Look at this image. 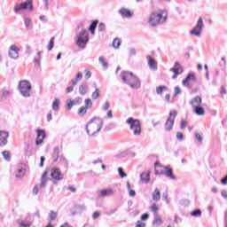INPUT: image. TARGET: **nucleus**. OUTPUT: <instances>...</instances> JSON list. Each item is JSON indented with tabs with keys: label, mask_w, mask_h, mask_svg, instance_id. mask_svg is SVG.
I'll list each match as a JSON object with an SVG mask.
<instances>
[{
	"label": "nucleus",
	"mask_w": 227,
	"mask_h": 227,
	"mask_svg": "<svg viewBox=\"0 0 227 227\" xmlns=\"http://www.w3.org/2000/svg\"><path fill=\"white\" fill-rule=\"evenodd\" d=\"M102 127H104V120L98 117L93 118L86 125L88 136H95V134H98V131L102 129Z\"/></svg>",
	"instance_id": "f257e3e1"
},
{
	"label": "nucleus",
	"mask_w": 227,
	"mask_h": 227,
	"mask_svg": "<svg viewBox=\"0 0 227 227\" xmlns=\"http://www.w3.org/2000/svg\"><path fill=\"white\" fill-rule=\"evenodd\" d=\"M168 20V12L160 11V12H153L149 17V24L153 27L159 26V24H164Z\"/></svg>",
	"instance_id": "f03ea898"
},
{
	"label": "nucleus",
	"mask_w": 227,
	"mask_h": 227,
	"mask_svg": "<svg viewBox=\"0 0 227 227\" xmlns=\"http://www.w3.org/2000/svg\"><path fill=\"white\" fill-rule=\"evenodd\" d=\"M155 175H164L170 180H176V176L173 175V168L168 166H162L159 162L154 163Z\"/></svg>",
	"instance_id": "7ed1b4c3"
},
{
	"label": "nucleus",
	"mask_w": 227,
	"mask_h": 227,
	"mask_svg": "<svg viewBox=\"0 0 227 227\" xmlns=\"http://www.w3.org/2000/svg\"><path fill=\"white\" fill-rule=\"evenodd\" d=\"M18 90L20 95H22V97H24L25 98H29V97H31L32 86L29 81L27 80L20 81L18 85Z\"/></svg>",
	"instance_id": "20e7f679"
},
{
	"label": "nucleus",
	"mask_w": 227,
	"mask_h": 227,
	"mask_svg": "<svg viewBox=\"0 0 227 227\" xmlns=\"http://www.w3.org/2000/svg\"><path fill=\"white\" fill-rule=\"evenodd\" d=\"M77 41H76V45L80 47L81 49H84L90 42V34L88 33V30L83 29L81 32H79L77 35Z\"/></svg>",
	"instance_id": "39448f33"
},
{
	"label": "nucleus",
	"mask_w": 227,
	"mask_h": 227,
	"mask_svg": "<svg viewBox=\"0 0 227 227\" xmlns=\"http://www.w3.org/2000/svg\"><path fill=\"white\" fill-rule=\"evenodd\" d=\"M126 123L129 125V129L132 130L134 136L141 134V121L139 120L129 117Z\"/></svg>",
	"instance_id": "423d86ee"
},
{
	"label": "nucleus",
	"mask_w": 227,
	"mask_h": 227,
	"mask_svg": "<svg viewBox=\"0 0 227 227\" xmlns=\"http://www.w3.org/2000/svg\"><path fill=\"white\" fill-rule=\"evenodd\" d=\"M27 8L30 11H33V1L27 0L21 4H16L14 6V13H19L20 12H22V10H27Z\"/></svg>",
	"instance_id": "0eeeda50"
},
{
	"label": "nucleus",
	"mask_w": 227,
	"mask_h": 227,
	"mask_svg": "<svg viewBox=\"0 0 227 227\" xmlns=\"http://www.w3.org/2000/svg\"><path fill=\"white\" fill-rule=\"evenodd\" d=\"M176 118V112H170L169 117L167 119L165 123V130L167 132H171L173 130V125H175V119Z\"/></svg>",
	"instance_id": "6e6552de"
},
{
	"label": "nucleus",
	"mask_w": 227,
	"mask_h": 227,
	"mask_svg": "<svg viewBox=\"0 0 227 227\" xmlns=\"http://www.w3.org/2000/svg\"><path fill=\"white\" fill-rule=\"evenodd\" d=\"M19 52H20V48L15 44L10 46L9 49V57L12 59H19Z\"/></svg>",
	"instance_id": "1a4fd4ad"
},
{
	"label": "nucleus",
	"mask_w": 227,
	"mask_h": 227,
	"mask_svg": "<svg viewBox=\"0 0 227 227\" xmlns=\"http://www.w3.org/2000/svg\"><path fill=\"white\" fill-rule=\"evenodd\" d=\"M127 85L132 90H139V88H141V80H139L137 76L134 75Z\"/></svg>",
	"instance_id": "9d476101"
},
{
	"label": "nucleus",
	"mask_w": 227,
	"mask_h": 227,
	"mask_svg": "<svg viewBox=\"0 0 227 227\" xmlns=\"http://www.w3.org/2000/svg\"><path fill=\"white\" fill-rule=\"evenodd\" d=\"M190 104L193 109V113H195V114H198V116H200V96H197L194 98H192Z\"/></svg>",
	"instance_id": "9b49d317"
},
{
	"label": "nucleus",
	"mask_w": 227,
	"mask_h": 227,
	"mask_svg": "<svg viewBox=\"0 0 227 227\" xmlns=\"http://www.w3.org/2000/svg\"><path fill=\"white\" fill-rule=\"evenodd\" d=\"M170 72L174 73L172 79H176L180 74L184 73V69L182 68V66H180V63L176 62L174 67L170 68Z\"/></svg>",
	"instance_id": "f8f14e48"
},
{
	"label": "nucleus",
	"mask_w": 227,
	"mask_h": 227,
	"mask_svg": "<svg viewBox=\"0 0 227 227\" xmlns=\"http://www.w3.org/2000/svg\"><path fill=\"white\" fill-rule=\"evenodd\" d=\"M8 137H10L8 131L0 130V146H6L8 145Z\"/></svg>",
	"instance_id": "ddd939ff"
},
{
	"label": "nucleus",
	"mask_w": 227,
	"mask_h": 227,
	"mask_svg": "<svg viewBox=\"0 0 227 227\" xmlns=\"http://www.w3.org/2000/svg\"><path fill=\"white\" fill-rule=\"evenodd\" d=\"M134 76V73L129 72V71H123L121 74V77L122 79V82H124V84H129V81L132 80Z\"/></svg>",
	"instance_id": "4468645a"
},
{
	"label": "nucleus",
	"mask_w": 227,
	"mask_h": 227,
	"mask_svg": "<svg viewBox=\"0 0 227 227\" xmlns=\"http://www.w3.org/2000/svg\"><path fill=\"white\" fill-rule=\"evenodd\" d=\"M37 132V137L35 140V145L38 146V145H42L43 143V139L46 137L45 130L43 129H36Z\"/></svg>",
	"instance_id": "2eb2a0df"
},
{
	"label": "nucleus",
	"mask_w": 227,
	"mask_h": 227,
	"mask_svg": "<svg viewBox=\"0 0 227 227\" xmlns=\"http://www.w3.org/2000/svg\"><path fill=\"white\" fill-rule=\"evenodd\" d=\"M51 178L54 180H63V174L58 168H51Z\"/></svg>",
	"instance_id": "dca6fc26"
},
{
	"label": "nucleus",
	"mask_w": 227,
	"mask_h": 227,
	"mask_svg": "<svg viewBox=\"0 0 227 227\" xmlns=\"http://www.w3.org/2000/svg\"><path fill=\"white\" fill-rule=\"evenodd\" d=\"M84 210H86V206H84V204H82V205L78 204V205H75L71 209V213H72V215H77V214H82Z\"/></svg>",
	"instance_id": "f3484780"
},
{
	"label": "nucleus",
	"mask_w": 227,
	"mask_h": 227,
	"mask_svg": "<svg viewBox=\"0 0 227 227\" xmlns=\"http://www.w3.org/2000/svg\"><path fill=\"white\" fill-rule=\"evenodd\" d=\"M118 13L121 14L122 19H130V18H132V12H130V10H129V9H127L125 7H121L118 11Z\"/></svg>",
	"instance_id": "a211bd4d"
},
{
	"label": "nucleus",
	"mask_w": 227,
	"mask_h": 227,
	"mask_svg": "<svg viewBox=\"0 0 227 227\" xmlns=\"http://www.w3.org/2000/svg\"><path fill=\"white\" fill-rule=\"evenodd\" d=\"M191 81H192V82H196V74L194 73L188 74L186 78L182 82L183 86L189 87V82H191Z\"/></svg>",
	"instance_id": "6ab92c4d"
},
{
	"label": "nucleus",
	"mask_w": 227,
	"mask_h": 227,
	"mask_svg": "<svg viewBox=\"0 0 227 227\" xmlns=\"http://www.w3.org/2000/svg\"><path fill=\"white\" fill-rule=\"evenodd\" d=\"M89 88H90V85L88 84L87 82H82V84L79 86V89H78L79 94L82 96L86 95V93H88Z\"/></svg>",
	"instance_id": "aec40b11"
},
{
	"label": "nucleus",
	"mask_w": 227,
	"mask_h": 227,
	"mask_svg": "<svg viewBox=\"0 0 227 227\" xmlns=\"http://www.w3.org/2000/svg\"><path fill=\"white\" fill-rule=\"evenodd\" d=\"M17 224H19L20 227H31L33 223L28 218H26L24 220L18 219L16 220Z\"/></svg>",
	"instance_id": "412c9836"
},
{
	"label": "nucleus",
	"mask_w": 227,
	"mask_h": 227,
	"mask_svg": "<svg viewBox=\"0 0 227 227\" xmlns=\"http://www.w3.org/2000/svg\"><path fill=\"white\" fill-rule=\"evenodd\" d=\"M164 221H162V218L157 214H154V219L153 221V226L159 227L161 224H163Z\"/></svg>",
	"instance_id": "4be33fe9"
},
{
	"label": "nucleus",
	"mask_w": 227,
	"mask_h": 227,
	"mask_svg": "<svg viewBox=\"0 0 227 227\" xmlns=\"http://www.w3.org/2000/svg\"><path fill=\"white\" fill-rule=\"evenodd\" d=\"M142 184H150V172H143L140 175Z\"/></svg>",
	"instance_id": "5701e85b"
},
{
	"label": "nucleus",
	"mask_w": 227,
	"mask_h": 227,
	"mask_svg": "<svg viewBox=\"0 0 227 227\" xmlns=\"http://www.w3.org/2000/svg\"><path fill=\"white\" fill-rule=\"evenodd\" d=\"M147 61L151 70H157V62L152 58V56H147Z\"/></svg>",
	"instance_id": "b1692460"
},
{
	"label": "nucleus",
	"mask_w": 227,
	"mask_h": 227,
	"mask_svg": "<svg viewBox=\"0 0 227 227\" xmlns=\"http://www.w3.org/2000/svg\"><path fill=\"white\" fill-rule=\"evenodd\" d=\"M26 176V170L24 168H18L15 171V177L18 178V180H22Z\"/></svg>",
	"instance_id": "393cba45"
},
{
	"label": "nucleus",
	"mask_w": 227,
	"mask_h": 227,
	"mask_svg": "<svg viewBox=\"0 0 227 227\" xmlns=\"http://www.w3.org/2000/svg\"><path fill=\"white\" fill-rule=\"evenodd\" d=\"M114 194V190L109 188V189H104L100 192V196L103 198H106V196H113Z\"/></svg>",
	"instance_id": "a878e982"
},
{
	"label": "nucleus",
	"mask_w": 227,
	"mask_h": 227,
	"mask_svg": "<svg viewBox=\"0 0 227 227\" xmlns=\"http://www.w3.org/2000/svg\"><path fill=\"white\" fill-rule=\"evenodd\" d=\"M153 201H160V191L159 188H156L153 192Z\"/></svg>",
	"instance_id": "bb28decb"
},
{
	"label": "nucleus",
	"mask_w": 227,
	"mask_h": 227,
	"mask_svg": "<svg viewBox=\"0 0 227 227\" xmlns=\"http://www.w3.org/2000/svg\"><path fill=\"white\" fill-rule=\"evenodd\" d=\"M94 88H95V91L92 92L91 98H92V100H97V98H98V97H100V90H98V88H97V83H94Z\"/></svg>",
	"instance_id": "cd10ccee"
},
{
	"label": "nucleus",
	"mask_w": 227,
	"mask_h": 227,
	"mask_svg": "<svg viewBox=\"0 0 227 227\" xmlns=\"http://www.w3.org/2000/svg\"><path fill=\"white\" fill-rule=\"evenodd\" d=\"M190 35H194L195 36H200V20L197 21L196 27L190 31Z\"/></svg>",
	"instance_id": "c85d7f7f"
},
{
	"label": "nucleus",
	"mask_w": 227,
	"mask_h": 227,
	"mask_svg": "<svg viewBox=\"0 0 227 227\" xmlns=\"http://www.w3.org/2000/svg\"><path fill=\"white\" fill-rule=\"evenodd\" d=\"M59 153H60L59 147H54L53 153H52L53 162H56L58 159H59Z\"/></svg>",
	"instance_id": "c756f323"
},
{
	"label": "nucleus",
	"mask_w": 227,
	"mask_h": 227,
	"mask_svg": "<svg viewBox=\"0 0 227 227\" xmlns=\"http://www.w3.org/2000/svg\"><path fill=\"white\" fill-rule=\"evenodd\" d=\"M56 219H58V212L51 211L48 215V221H50V223H52V221H56Z\"/></svg>",
	"instance_id": "7c9ffc66"
},
{
	"label": "nucleus",
	"mask_w": 227,
	"mask_h": 227,
	"mask_svg": "<svg viewBox=\"0 0 227 227\" xmlns=\"http://www.w3.org/2000/svg\"><path fill=\"white\" fill-rule=\"evenodd\" d=\"M59 104H61V101L59 98H55L51 105L52 110L59 111Z\"/></svg>",
	"instance_id": "2f4dec72"
},
{
	"label": "nucleus",
	"mask_w": 227,
	"mask_h": 227,
	"mask_svg": "<svg viewBox=\"0 0 227 227\" xmlns=\"http://www.w3.org/2000/svg\"><path fill=\"white\" fill-rule=\"evenodd\" d=\"M98 24V20H94L89 27V31H90L91 35H95V29H97V26Z\"/></svg>",
	"instance_id": "473e14b6"
},
{
	"label": "nucleus",
	"mask_w": 227,
	"mask_h": 227,
	"mask_svg": "<svg viewBox=\"0 0 227 227\" xmlns=\"http://www.w3.org/2000/svg\"><path fill=\"white\" fill-rule=\"evenodd\" d=\"M98 61L105 70H107V68H109V65L107 64V62H106L104 57H99Z\"/></svg>",
	"instance_id": "72a5a7b5"
},
{
	"label": "nucleus",
	"mask_w": 227,
	"mask_h": 227,
	"mask_svg": "<svg viewBox=\"0 0 227 227\" xmlns=\"http://www.w3.org/2000/svg\"><path fill=\"white\" fill-rule=\"evenodd\" d=\"M25 27L29 29V27H33V21L27 17L24 18Z\"/></svg>",
	"instance_id": "f704fd0d"
},
{
	"label": "nucleus",
	"mask_w": 227,
	"mask_h": 227,
	"mask_svg": "<svg viewBox=\"0 0 227 227\" xmlns=\"http://www.w3.org/2000/svg\"><path fill=\"white\" fill-rule=\"evenodd\" d=\"M88 113V108L85 106H81L78 110L79 116H84Z\"/></svg>",
	"instance_id": "c9c22d12"
},
{
	"label": "nucleus",
	"mask_w": 227,
	"mask_h": 227,
	"mask_svg": "<svg viewBox=\"0 0 227 227\" xmlns=\"http://www.w3.org/2000/svg\"><path fill=\"white\" fill-rule=\"evenodd\" d=\"M127 189L129 191V194L131 198H134V196H136V191L130 189V183H127Z\"/></svg>",
	"instance_id": "e433bc0d"
},
{
	"label": "nucleus",
	"mask_w": 227,
	"mask_h": 227,
	"mask_svg": "<svg viewBox=\"0 0 227 227\" xmlns=\"http://www.w3.org/2000/svg\"><path fill=\"white\" fill-rule=\"evenodd\" d=\"M120 45H121V41H120L119 38H115L113 42V47L114 49H119L120 48Z\"/></svg>",
	"instance_id": "4c0bfd02"
},
{
	"label": "nucleus",
	"mask_w": 227,
	"mask_h": 227,
	"mask_svg": "<svg viewBox=\"0 0 227 227\" xmlns=\"http://www.w3.org/2000/svg\"><path fill=\"white\" fill-rule=\"evenodd\" d=\"M84 107H86L87 109H91L93 107V102L91 101V99L90 98L85 99Z\"/></svg>",
	"instance_id": "58836bf2"
},
{
	"label": "nucleus",
	"mask_w": 227,
	"mask_h": 227,
	"mask_svg": "<svg viewBox=\"0 0 227 227\" xmlns=\"http://www.w3.org/2000/svg\"><path fill=\"white\" fill-rule=\"evenodd\" d=\"M3 157L5 160H7V162H10V160H12V159L10 158V152L8 151H4L2 152Z\"/></svg>",
	"instance_id": "ea45409f"
},
{
	"label": "nucleus",
	"mask_w": 227,
	"mask_h": 227,
	"mask_svg": "<svg viewBox=\"0 0 227 227\" xmlns=\"http://www.w3.org/2000/svg\"><path fill=\"white\" fill-rule=\"evenodd\" d=\"M164 90H168V87L166 86H159L156 88V93L157 95H162V91H164Z\"/></svg>",
	"instance_id": "a19ab883"
},
{
	"label": "nucleus",
	"mask_w": 227,
	"mask_h": 227,
	"mask_svg": "<svg viewBox=\"0 0 227 227\" xmlns=\"http://www.w3.org/2000/svg\"><path fill=\"white\" fill-rule=\"evenodd\" d=\"M74 103L72 99H67V108L68 109V111H70V109H72V107H74Z\"/></svg>",
	"instance_id": "79ce46f5"
},
{
	"label": "nucleus",
	"mask_w": 227,
	"mask_h": 227,
	"mask_svg": "<svg viewBox=\"0 0 227 227\" xmlns=\"http://www.w3.org/2000/svg\"><path fill=\"white\" fill-rule=\"evenodd\" d=\"M204 68L206 70V79L210 81V72L208 71V65H204Z\"/></svg>",
	"instance_id": "37998d69"
},
{
	"label": "nucleus",
	"mask_w": 227,
	"mask_h": 227,
	"mask_svg": "<svg viewBox=\"0 0 227 227\" xmlns=\"http://www.w3.org/2000/svg\"><path fill=\"white\" fill-rule=\"evenodd\" d=\"M109 107H111V104L109 101H106L105 104L102 106L103 111H109Z\"/></svg>",
	"instance_id": "c03bdc74"
},
{
	"label": "nucleus",
	"mask_w": 227,
	"mask_h": 227,
	"mask_svg": "<svg viewBox=\"0 0 227 227\" xmlns=\"http://www.w3.org/2000/svg\"><path fill=\"white\" fill-rule=\"evenodd\" d=\"M54 49V37H51L48 45V51Z\"/></svg>",
	"instance_id": "a18cd8bd"
},
{
	"label": "nucleus",
	"mask_w": 227,
	"mask_h": 227,
	"mask_svg": "<svg viewBox=\"0 0 227 227\" xmlns=\"http://www.w3.org/2000/svg\"><path fill=\"white\" fill-rule=\"evenodd\" d=\"M118 173H119V176H121V178H125V176H127V173L123 172L122 168H118Z\"/></svg>",
	"instance_id": "49530a36"
},
{
	"label": "nucleus",
	"mask_w": 227,
	"mask_h": 227,
	"mask_svg": "<svg viewBox=\"0 0 227 227\" xmlns=\"http://www.w3.org/2000/svg\"><path fill=\"white\" fill-rule=\"evenodd\" d=\"M176 137L177 141H184V133L180 131L176 132Z\"/></svg>",
	"instance_id": "de8ad7c7"
},
{
	"label": "nucleus",
	"mask_w": 227,
	"mask_h": 227,
	"mask_svg": "<svg viewBox=\"0 0 227 227\" xmlns=\"http://www.w3.org/2000/svg\"><path fill=\"white\" fill-rule=\"evenodd\" d=\"M180 93H182V90L180 89V87L176 86L174 89V97H176L177 95H180Z\"/></svg>",
	"instance_id": "09e8293b"
},
{
	"label": "nucleus",
	"mask_w": 227,
	"mask_h": 227,
	"mask_svg": "<svg viewBox=\"0 0 227 227\" xmlns=\"http://www.w3.org/2000/svg\"><path fill=\"white\" fill-rule=\"evenodd\" d=\"M73 102H74V106H77V105L79 106V105L82 104V98H76Z\"/></svg>",
	"instance_id": "8fccbe9b"
},
{
	"label": "nucleus",
	"mask_w": 227,
	"mask_h": 227,
	"mask_svg": "<svg viewBox=\"0 0 227 227\" xmlns=\"http://www.w3.org/2000/svg\"><path fill=\"white\" fill-rule=\"evenodd\" d=\"M203 27H205V24H203V19L200 18V35H201V31H203Z\"/></svg>",
	"instance_id": "3c124183"
},
{
	"label": "nucleus",
	"mask_w": 227,
	"mask_h": 227,
	"mask_svg": "<svg viewBox=\"0 0 227 227\" xmlns=\"http://www.w3.org/2000/svg\"><path fill=\"white\" fill-rule=\"evenodd\" d=\"M98 217H100V212L95 211L92 215V219L95 221V220L98 219Z\"/></svg>",
	"instance_id": "603ef678"
},
{
	"label": "nucleus",
	"mask_w": 227,
	"mask_h": 227,
	"mask_svg": "<svg viewBox=\"0 0 227 227\" xmlns=\"http://www.w3.org/2000/svg\"><path fill=\"white\" fill-rule=\"evenodd\" d=\"M98 31H106V24L104 23H99L98 27Z\"/></svg>",
	"instance_id": "864d4df0"
},
{
	"label": "nucleus",
	"mask_w": 227,
	"mask_h": 227,
	"mask_svg": "<svg viewBox=\"0 0 227 227\" xmlns=\"http://www.w3.org/2000/svg\"><path fill=\"white\" fill-rule=\"evenodd\" d=\"M150 210L152 212H159V207H157L156 204H153V206H151Z\"/></svg>",
	"instance_id": "5fc2aeb1"
},
{
	"label": "nucleus",
	"mask_w": 227,
	"mask_h": 227,
	"mask_svg": "<svg viewBox=\"0 0 227 227\" xmlns=\"http://www.w3.org/2000/svg\"><path fill=\"white\" fill-rule=\"evenodd\" d=\"M150 217V215L147 213H145L141 215V221H148V218Z\"/></svg>",
	"instance_id": "6e6d98bb"
},
{
	"label": "nucleus",
	"mask_w": 227,
	"mask_h": 227,
	"mask_svg": "<svg viewBox=\"0 0 227 227\" xmlns=\"http://www.w3.org/2000/svg\"><path fill=\"white\" fill-rule=\"evenodd\" d=\"M47 185V180H41V184H39L40 189H43L45 188V186Z\"/></svg>",
	"instance_id": "4d7b16f0"
},
{
	"label": "nucleus",
	"mask_w": 227,
	"mask_h": 227,
	"mask_svg": "<svg viewBox=\"0 0 227 227\" xmlns=\"http://www.w3.org/2000/svg\"><path fill=\"white\" fill-rule=\"evenodd\" d=\"M135 227H146V223H145L142 221L138 220L137 222V225Z\"/></svg>",
	"instance_id": "13d9d810"
},
{
	"label": "nucleus",
	"mask_w": 227,
	"mask_h": 227,
	"mask_svg": "<svg viewBox=\"0 0 227 227\" xmlns=\"http://www.w3.org/2000/svg\"><path fill=\"white\" fill-rule=\"evenodd\" d=\"M11 93L12 92H10L9 90H4L3 94H2V97H4V98H8V97H10Z\"/></svg>",
	"instance_id": "bf43d9fd"
},
{
	"label": "nucleus",
	"mask_w": 227,
	"mask_h": 227,
	"mask_svg": "<svg viewBox=\"0 0 227 227\" xmlns=\"http://www.w3.org/2000/svg\"><path fill=\"white\" fill-rule=\"evenodd\" d=\"M191 215H193V217H198L200 215V209H196L191 213Z\"/></svg>",
	"instance_id": "052dcab7"
},
{
	"label": "nucleus",
	"mask_w": 227,
	"mask_h": 227,
	"mask_svg": "<svg viewBox=\"0 0 227 227\" xmlns=\"http://www.w3.org/2000/svg\"><path fill=\"white\" fill-rule=\"evenodd\" d=\"M185 127H187V122L184 120L181 121V126H180V129L182 130H184V129H185Z\"/></svg>",
	"instance_id": "680f3d73"
},
{
	"label": "nucleus",
	"mask_w": 227,
	"mask_h": 227,
	"mask_svg": "<svg viewBox=\"0 0 227 227\" xmlns=\"http://www.w3.org/2000/svg\"><path fill=\"white\" fill-rule=\"evenodd\" d=\"M219 67L221 70H225L226 69V62H220Z\"/></svg>",
	"instance_id": "e2e57ef3"
},
{
	"label": "nucleus",
	"mask_w": 227,
	"mask_h": 227,
	"mask_svg": "<svg viewBox=\"0 0 227 227\" xmlns=\"http://www.w3.org/2000/svg\"><path fill=\"white\" fill-rule=\"evenodd\" d=\"M220 93L221 95H226L227 91H226V87H224V85L221 87Z\"/></svg>",
	"instance_id": "0e129e2a"
},
{
	"label": "nucleus",
	"mask_w": 227,
	"mask_h": 227,
	"mask_svg": "<svg viewBox=\"0 0 227 227\" xmlns=\"http://www.w3.org/2000/svg\"><path fill=\"white\" fill-rule=\"evenodd\" d=\"M222 198H223L224 200H227V191L223 190L221 192Z\"/></svg>",
	"instance_id": "69168bd1"
},
{
	"label": "nucleus",
	"mask_w": 227,
	"mask_h": 227,
	"mask_svg": "<svg viewBox=\"0 0 227 227\" xmlns=\"http://www.w3.org/2000/svg\"><path fill=\"white\" fill-rule=\"evenodd\" d=\"M74 91V86H69L66 89V93H72Z\"/></svg>",
	"instance_id": "338daca9"
},
{
	"label": "nucleus",
	"mask_w": 227,
	"mask_h": 227,
	"mask_svg": "<svg viewBox=\"0 0 227 227\" xmlns=\"http://www.w3.org/2000/svg\"><path fill=\"white\" fill-rule=\"evenodd\" d=\"M129 56H136V49L134 48L129 49Z\"/></svg>",
	"instance_id": "774afa93"
}]
</instances>
